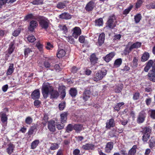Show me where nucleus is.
<instances>
[{"mask_svg": "<svg viewBox=\"0 0 155 155\" xmlns=\"http://www.w3.org/2000/svg\"><path fill=\"white\" fill-rule=\"evenodd\" d=\"M53 87L48 83H44L43 84L42 87V91L44 98H46L48 96L49 94L53 89Z\"/></svg>", "mask_w": 155, "mask_h": 155, "instance_id": "1", "label": "nucleus"}, {"mask_svg": "<svg viewBox=\"0 0 155 155\" xmlns=\"http://www.w3.org/2000/svg\"><path fill=\"white\" fill-rule=\"evenodd\" d=\"M146 66L150 68L152 66L151 72L148 74V76L149 79L150 81H155V61H153L152 60L149 61L147 63Z\"/></svg>", "mask_w": 155, "mask_h": 155, "instance_id": "2", "label": "nucleus"}, {"mask_svg": "<svg viewBox=\"0 0 155 155\" xmlns=\"http://www.w3.org/2000/svg\"><path fill=\"white\" fill-rule=\"evenodd\" d=\"M107 26L110 28L113 29L116 26L115 16L113 15L109 16L107 22Z\"/></svg>", "mask_w": 155, "mask_h": 155, "instance_id": "3", "label": "nucleus"}, {"mask_svg": "<svg viewBox=\"0 0 155 155\" xmlns=\"http://www.w3.org/2000/svg\"><path fill=\"white\" fill-rule=\"evenodd\" d=\"M39 24L42 28L47 30L49 27L50 22L47 18L42 17L39 20Z\"/></svg>", "mask_w": 155, "mask_h": 155, "instance_id": "4", "label": "nucleus"}, {"mask_svg": "<svg viewBox=\"0 0 155 155\" xmlns=\"http://www.w3.org/2000/svg\"><path fill=\"white\" fill-rule=\"evenodd\" d=\"M107 71L105 69H102L98 71L96 74L94 78V80L97 81L101 80L106 75Z\"/></svg>", "mask_w": 155, "mask_h": 155, "instance_id": "5", "label": "nucleus"}, {"mask_svg": "<svg viewBox=\"0 0 155 155\" xmlns=\"http://www.w3.org/2000/svg\"><path fill=\"white\" fill-rule=\"evenodd\" d=\"M151 129L148 128H146L143 133V135L142 136V140L144 142H147L150 138Z\"/></svg>", "mask_w": 155, "mask_h": 155, "instance_id": "6", "label": "nucleus"}, {"mask_svg": "<svg viewBox=\"0 0 155 155\" xmlns=\"http://www.w3.org/2000/svg\"><path fill=\"white\" fill-rule=\"evenodd\" d=\"M147 116V114L144 110L140 112L138 114L137 119V122L139 124L143 122Z\"/></svg>", "mask_w": 155, "mask_h": 155, "instance_id": "7", "label": "nucleus"}, {"mask_svg": "<svg viewBox=\"0 0 155 155\" xmlns=\"http://www.w3.org/2000/svg\"><path fill=\"white\" fill-rule=\"evenodd\" d=\"M38 25V22L35 20H32L29 23V26L28 27V30L33 31Z\"/></svg>", "mask_w": 155, "mask_h": 155, "instance_id": "8", "label": "nucleus"}, {"mask_svg": "<svg viewBox=\"0 0 155 155\" xmlns=\"http://www.w3.org/2000/svg\"><path fill=\"white\" fill-rule=\"evenodd\" d=\"M73 32L72 34L73 36L76 38L81 34V30L78 27H75L73 29Z\"/></svg>", "mask_w": 155, "mask_h": 155, "instance_id": "9", "label": "nucleus"}, {"mask_svg": "<svg viewBox=\"0 0 155 155\" xmlns=\"http://www.w3.org/2000/svg\"><path fill=\"white\" fill-rule=\"evenodd\" d=\"M115 55L114 52H111L107 54L105 57H103V58L106 62H108L111 60Z\"/></svg>", "mask_w": 155, "mask_h": 155, "instance_id": "10", "label": "nucleus"}, {"mask_svg": "<svg viewBox=\"0 0 155 155\" xmlns=\"http://www.w3.org/2000/svg\"><path fill=\"white\" fill-rule=\"evenodd\" d=\"M48 128L51 132H54L55 130V125L54 120H50L48 122Z\"/></svg>", "mask_w": 155, "mask_h": 155, "instance_id": "11", "label": "nucleus"}, {"mask_svg": "<svg viewBox=\"0 0 155 155\" xmlns=\"http://www.w3.org/2000/svg\"><path fill=\"white\" fill-rule=\"evenodd\" d=\"M67 116L68 113L66 112H64L61 114L60 121L61 124H64L66 122Z\"/></svg>", "mask_w": 155, "mask_h": 155, "instance_id": "12", "label": "nucleus"}, {"mask_svg": "<svg viewBox=\"0 0 155 155\" xmlns=\"http://www.w3.org/2000/svg\"><path fill=\"white\" fill-rule=\"evenodd\" d=\"M131 44V42H129L127 45L126 46V47L124 50V53L125 55H127L132 51V48L130 45Z\"/></svg>", "mask_w": 155, "mask_h": 155, "instance_id": "13", "label": "nucleus"}, {"mask_svg": "<svg viewBox=\"0 0 155 155\" xmlns=\"http://www.w3.org/2000/svg\"><path fill=\"white\" fill-rule=\"evenodd\" d=\"M113 147V143L110 142L107 143L105 148V151L107 153H110Z\"/></svg>", "mask_w": 155, "mask_h": 155, "instance_id": "14", "label": "nucleus"}, {"mask_svg": "<svg viewBox=\"0 0 155 155\" xmlns=\"http://www.w3.org/2000/svg\"><path fill=\"white\" fill-rule=\"evenodd\" d=\"M106 127L107 129H110L111 127H114L115 126L114 120L111 118L107 120L106 123Z\"/></svg>", "mask_w": 155, "mask_h": 155, "instance_id": "15", "label": "nucleus"}, {"mask_svg": "<svg viewBox=\"0 0 155 155\" xmlns=\"http://www.w3.org/2000/svg\"><path fill=\"white\" fill-rule=\"evenodd\" d=\"M40 97V91L38 89L35 90L31 94V97L33 99H38Z\"/></svg>", "mask_w": 155, "mask_h": 155, "instance_id": "16", "label": "nucleus"}, {"mask_svg": "<svg viewBox=\"0 0 155 155\" xmlns=\"http://www.w3.org/2000/svg\"><path fill=\"white\" fill-rule=\"evenodd\" d=\"M105 38V35L104 33H102L100 34L98 39V43L99 45L101 46L104 42Z\"/></svg>", "mask_w": 155, "mask_h": 155, "instance_id": "17", "label": "nucleus"}, {"mask_svg": "<svg viewBox=\"0 0 155 155\" xmlns=\"http://www.w3.org/2000/svg\"><path fill=\"white\" fill-rule=\"evenodd\" d=\"M51 98L52 99H56L59 96V94L58 92L56 90L54 89L50 94Z\"/></svg>", "mask_w": 155, "mask_h": 155, "instance_id": "18", "label": "nucleus"}, {"mask_svg": "<svg viewBox=\"0 0 155 155\" xmlns=\"http://www.w3.org/2000/svg\"><path fill=\"white\" fill-rule=\"evenodd\" d=\"M59 17L60 18L65 19H69L71 18V16L67 12L62 13Z\"/></svg>", "mask_w": 155, "mask_h": 155, "instance_id": "19", "label": "nucleus"}, {"mask_svg": "<svg viewBox=\"0 0 155 155\" xmlns=\"http://www.w3.org/2000/svg\"><path fill=\"white\" fill-rule=\"evenodd\" d=\"M65 51L63 49H59L58 50L57 56L58 58H61L64 57L65 54Z\"/></svg>", "mask_w": 155, "mask_h": 155, "instance_id": "20", "label": "nucleus"}, {"mask_svg": "<svg viewBox=\"0 0 155 155\" xmlns=\"http://www.w3.org/2000/svg\"><path fill=\"white\" fill-rule=\"evenodd\" d=\"M15 148V145L12 144H9L8 145V147L6 149V152L9 154H10L13 152Z\"/></svg>", "mask_w": 155, "mask_h": 155, "instance_id": "21", "label": "nucleus"}, {"mask_svg": "<svg viewBox=\"0 0 155 155\" xmlns=\"http://www.w3.org/2000/svg\"><path fill=\"white\" fill-rule=\"evenodd\" d=\"M90 60L91 64H94L97 62L98 58L96 56L95 54H93L91 55Z\"/></svg>", "mask_w": 155, "mask_h": 155, "instance_id": "22", "label": "nucleus"}, {"mask_svg": "<svg viewBox=\"0 0 155 155\" xmlns=\"http://www.w3.org/2000/svg\"><path fill=\"white\" fill-rule=\"evenodd\" d=\"M69 93L73 97H75L77 94V91L74 88H71L69 90Z\"/></svg>", "mask_w": 155, "mask_h": 155, "instance_id": "23", "label": "nucleus"}, {"mask_svg": "<svg viewBox=\"0 0 155 155\" xmlns=\"http://www.w3.org/2000/svg\"><path fill=\"white\" fill-rule=\"evenodd\" d=\"M14 42L13 41L11 42L9 45L8 50V52L9 54H11L14 50L15 49V47L14 46Z\"/></svg>", "mask_w": 155, "mask_h": 155, "instance_id": "24", "label": "nucleus"}, {"mask_svg": "<svg viewBox=\"0 0 155 155\" xmlns=\"http://www.w3.org/2000/svg\"><path fill=\"white\" fill-rule=\"evenodd\" d=\"M40 143L38 140H36L33 141L31 144V148L32 149H35L38 146Z\"/></svg>", "mask_w": 155, "mask_h": 155, "instance_id": "25", "label": "nucleus"}, {"mask_svg": "<svg viewBox=\"0 0 155 155\" xmlns=\"http://www.w3.org/2000/svg\"><path fill=\"white\" fill-rule=\"evenodd\" d=\"M122 62V59L118 58L116 60L114 63V66L115 68H117L119 67L121 64Z\"/></svg>", "mask_w": 155, "mask_h": 155, "instance_id": "26", "label": "nucleus"}, {"mask_svg": "<svg viewBox=\"0 0 155 155\" xmlns=\"http://www.w3.org/2000/svg\"><path fill=\"white\" fill-rule=\"evenodd\" d=\"M131 44L130 45L132 49L134 48H137L140 47L141 43L139 42H136L133 44Z\"/></svg>", "mask_w": 155, "mask_h": 155, "instance_id": "27", "label": "nucleus"}, {"mask_svg": "<svg viewBox=\"0 0 155 155\" xmlns=\"http://www.w3.org/2000/svg\"><path fill=\"white\" fill-rule=\"evenodd\" d=\"M14 71V65L12 64H10L7 72V75H11L13 72Z\"/></svg>", "mask_w": 155, "mask_h": 155, "instance_id": "28", "label": "nucleus"}, {"mask_svg": "<svg viewBox=\"0 0 155 155\" xmlns=\"http://www.w3.org/2000/svg\"><path fill=\"white\" fill-rule=\"evenodd\" d=\"M137 148L136 145H134L129 151L127 155H134L136 153Z\"/></svg>", "mask_w": 155, "mask_h": 155, "instance_id": "29", "label": "nucleus"}, {"mask_svg": "<svg viewBox=\"0 0 155 155\" xmlns=\"http://www.w3.org/2000/svg\"><path fill=\"white\" fill-rule=\"evenodd\" d=\"M149 57V53L147 52L144 53L141 57V61L144 62L148 60Z\"/></svg>", "mask_w": 155, "mask_h": 155, "instance_id": "30", "label": "nucleus"}, {"mask_svg": "<svg viewBox=\"0 0 155 155\" xmlns=\"http://www.w3.org/2000/svg\"><path fill=\"white\" fill-rule=\"evenodd\" d=\"M59 145L57 143H53L51 144L49 150H56L59 147Z\"/></svg>", "mask_w": 155, "mask_h": 155, "instance_id": "31", "label": "nucleus"}, {"mask_svg": "<svg viewBox=\"0 0 155 155\" xmlns=\"http://www.w3.org/2000/svg\"><path fill=\"white\" fill-rule=\"evenodd\" d=\"M66 1H64L63 2H60L57 5V7L58 8L61 9L64 8L65 7Z\"/></svg>", "mask_w": 155, "mask_h": 155, "instance_id": "32", "label": "nucleus"}, {"mask_svg": "<svg viewBox=\"0 0 155 155\" xmlns=\"http://www.w3.org/2000/svg\"><path fill=\"white\" fill-rule=\"evenodd\" d=\"M123 87V84H120L117 86L115 89V91L116 93H120L122 90Z\"/></svg>", "mask_w": 155, "mask_h": 155, "instance_id": "33", "label": "nucleus"}, {"mask_svg": "<svg viewBox=\"0 0 155 155\" xmlns=\"http://www.w3.org/2000/svg\"><path fill=\"white\" fill-rule=\"evenodd\" d=\"M94 7V4L93 1H91L88 3V12L92 10Z\"/></svg>", "mask_w": 155, "mask_h": 155, "instance_id": "34", "label": "nucleus"}, {"mask_svg": "<svg viewBox=\"0 0 155 155\" xmlns=\"http://www.w3.org/2000/svg\"><path fill=\"white\" fill-rule=\"evenodd\" d=\"M95 25L98 26H102L103 24V21L102 18H100L95 21Z\"/></svg>", "mask_w": 155, "mask_h": 155, "instance_id": "35", "label": "nucleus"}, {"mask_svg": "<svg viewBox=\"0 0 155 155\" xmlns=\"http://www.w3.org/2000/svg\"><path fill=\"white\" fill-rule=\"evenodd\" d=\"M74 129V125L71 124H68L66 127V131L69 133Z\"/></svg>", "mask_w": 155, "mask_h": 155, "instance_id": "36", "label": "nucleus"}, {"mask_svg": "<svg viewBox=\"0 0 155 155\" xmlns=\"http://www.w3.org/2000/svg\"><path fill=\"white\" fill-rule=\"evenodd\" d=\"M8 118L6 114L3 113L2 114L1 120L3 123L7 122Z\"/></svg>", "mask_w": 155, "mask_h": 155, "instance_id": "37", "label": "nucleus"}, {"mask_svg": "<svg viewBox=\"0 0 155 155\" xmlns=\"http://www.w3.org/2000/svg\"><path fill=\"white\" fill-rule=\"evenodd\" d=\"M148 113L152 118L155 119V110H150L148 111Z\"/></svg>", "mask_w": 155, "mask_h": 155, "instance_id": "38", "label": "nucleus"}, {"mask_svg": "<svg viewBox=\"0 0 155 155\" xmlns=\"http://www.w3.org/2000/svg\"><path fill=\"white\" fill-rule=\"evenodd\" d=\"M133 7L132 5H130L129 7L125 9L124 10L123 12V14L125 15H126L127 14H128L130 12L132 9Z\"/></svg>", "mask_w": 155, "mask_h": 155, "instance_id": "39", "label": "nucleus"}, {"mask_svg": "<svg viewBox=\"0 0 155 155\" xmlns=\"http://www.w3.org/2000/svg\"><path fill=\"white\" fill-rule=\"evenodd\" d=\"M141 17L140 14H138L134 16V20L136 23H137L139 22L141 19Z\"/></svg>", "mask_w": 155, "mask_h": 155, "instance_id": "40", "label": "nucleus"}, {"mask_svg": "<svg viewBox=\"0 0 155 155\" xmlns=\"http://www.w3.org/2000/svg\"><path fill=\"white\" fill-rule=\"evenodd\" d=\"M124 104V102H122L117 104V105L114 107V109L115 110L119 111L120 109V107Z\"/></svg>", "mask_w": 155, "mask_h": 155, "instance_id": "41", "label": "nucleus"}, {"mask_svg": "<svg viewBox=\"0 0 155 155\" xmlns=\"http://www.w3.org/2000/svg\"><path fill=\"white\" fill-rule=\"evenodd\" d=\"M34 17L32 14H29L25 17L24 20L26 21L28 19H34Z\"/></svg>", "mask_w": 155, "mask_h": 155, "instance_id": "42", "label": "nucleus"}, {"mask_svg": "<svg viewBox=\"0 0 155 155\" xmlns=\"http://www.w3.org/2000/svg\"><path fill=\"white\" fill-rule=\"evenodd\" d=\"M146 7L149 9H155V2H151L149 4L146 5Z\"/></svg>", "mask_w": 155, "mask_h": 155, "instance_id": "43", "label": "nucleus"}, {"mask_svg": "<svg viewBox=\"0 0 155 155\" xmlns=\"http://www.w3.org/2000/svg\"><path fill=\"white\" fill-rule=\"evenodd\" d=\"M36 128V126L35 125H34L32 127H31L29 129L28 132V134L29 135H32L34 132V130Z\"/></svg>", "mask_w": 155, "mask_h": 155, "instance_id": "44", "label": "nucleus"}, {"mask_svg": "<svg viewBox=\"0 0 155 155\" xmlns=\"http://www.w3.org/2000/svg\"><path fill=\"white\" fill-rule=\"evenodd\" d=\"M32 52V51L29 48H27L25 49L24 50V54L25 57L26 58H27L29 54Z\"/></svg>", "mask_w": 155, "mask_h": 155, "instance_id": "45", "label": "nucleus"}, {"mask_svg": "<svg viewBox=\"0 0 155 155\" xmlns=\"http://www.w3.org/2000/svg\"><path fill=\"white\" fill-rule=\"evenodd\" d=\"M27 40L29 42L32 43L36 40V38L34 36L31 35L28 37Z\"/></svg>", "mask_w": 155, "mask_h": 155, "instance_id": "46", "label": "nucleus"}, {"mask_svg": "<svg viewBox=\"0 0 155 155\" xmlns=\"http://www.w3.org/2000/svg\"><path fill=\"white\" fill-rule=\"evenodd\" d=\"M65 106V101H63L61 102L59 104V107L60 110H63Z\"/></svg>", "mask_w": 155, "mask_h": 155, "instance_id": "47", "label": "nucleus"}, {"mask_svg": "<svg viewBox=\"0 0 155 155\" xmlns=\"http://www.w3.org/2000/svg\"><path fill=\"white\" fill-rule=\"evenodd\" d=\"M143 2V0H137L136 4V8H138L140 7Z\"/></svg>", "mask_w": 155, "mask_h": 155, "instance_id": "48", "label": "nucleus"}, {"mask_svg": "<svg viewBox=\"0 0 155 155\" xmlns=\"http://www.w3.org/2000/svg\"><path fill=\"white\" fill-rule=\"evenodd\" d=\"M32 122V119L30 117H28L25 119V123L28 124H30Z\"/></svg>", "mask_w": 155, "mask_h": 155, "instance_id": "49", "label": "nucleus"}, {"mask_svg": "<svg viewBox=\"0 0 155 155\" xmlns=\"http://www.w3.org/2000/svg\"><path fill=\"white\" fill-rule=\"evenodd\" d=\"M36 45L37 47L40 51H42L43 45L40 44L39 42H37Z\"/></svg>", "mask_w": 155, "mask_h": 155, "instance_id": "50", "label": "nucleus"}, {"mask_svg": "<svg viewBox=\"0 0 155 155\" xmlns=\"http://www.w3.org/2000/svg\"><path fill=\"white\" fill-rule=\"evenodd\" d=\"M74 129L77 131H80L81 130L82 126L80 125L75 124L74 125Z\"/></svg>", "mask_w": 155, "mask_h": 155, "instance_id": "51", "label": "nucleus"}, {"mask_svg": "<svg viewBox=\"0 0 155 155\" xmlns=\"http://www.w3.org/2000/svg\"><path fill=\"white\" fill-rule=\"evenodd\" d=\"M60 28L61 30L63 31L64 33L65 34L67 32L68 29L65 25L61 26Z\"/></svg>", "mask_w": 155, "mask_h": 155, "instance_id": "52", "label": "nucleus"}, {"mask_svg": "<svg viewBox=\"0 0 155 155\" xmlns=\"http://www.w3.org/2000/svg\"><path fill=\"white\" fill-rule=\"evenodd\" d=\"M140 96V93L138 92L135 93L133 97V99L134 100H136L139 99Z\"/></svg>", "mask_w": 155, "mask_h": 155, "instance_id": "53", "label": "nucleus"}, {"mask_svg": "<svg viewBox=\"0 0 155 155\" xmlns=\"http://www.w3.org/2000/svg\"><path fill=\"white\" fill-rule=\"evenodd\" d=\"M82 98L83 99L84 101H86L87 100V91L86 90H85L84 92Z\"/></svg>", "mask_w": 155, "mask_h": 155, "instance_id": "54", "label": "nucleus"}, {"mask_svg": "<svg viewBox=\"0 0 155 155\" xmlns=\"http://www.w3.org/2000/svg\"><path fill=\"white\" fill-rule=\"evenodd\" d=\"M155 146V141L150 139V148H153Z\"/></svg>", "mask_w": 155, "mask_h": 155, "instance_id": "55", "label": "nucleus"}, {"mask_svg": "<svg viewBox=\"0 0 155 155\" xmlns=\"http://www.w3.org/2000/svg\"><path fill=\"white\" fill-rule=\"evenodd\" d=\"M67 40L70 43L73 44L74 43V39L71 36L67 37Z\"/></svg>", "mask_w": 155, "mask_h": 155, "instance_id": "56", "label": "nucleus"}, {"mask_svg": "<svg viewBox=\"0 0 155 155\" xmlns=\"http://www.w3.org/2000/svg\"><path fill=\"white\" fill-rule=\"evenodd\" d=\"M79 68H77L75 66H73L72 67L71 69V71L73 73H77V71L79 70Z\"/></svg>", "mask_w": 155, "mask_h": 155, "instance_id": "57", "label": "nucleus"}, {"mask_svg": "<svg viewBox=\"0 0 155 155\" xmlns=\"http://www.w3.org/2000/svg\"><path fill=\"white\" fill-rule=\"evenodd\" d=\"M64 127V125L63 124H56V127L58 130H61L63 129Z\"/></svg>", "mask_w": 155, "mask_h": 155, "instance_id": "58", "label": "nucleus"}, {"mask_svg": "<svg viewBox=\"0 0 155 155\" xmlns=\"http://www.w3.org/2000/svg\"><path fill=\"white\" fill-rule=\"evenodd\" d=\"M138 59L136 57H134L133 60V66L135 67H136L137 66Z\"/></svg>", "mask_w": 155, "mask_h": 155, "instance_id": "59", "label": "nucleus"}, {"mask_svg": "<svg viewBox=\"0 0 155 155\" xmlns=\"http://www.w3.org/2000/svg\"><path fill=\"white\" fill-rule=\"evenodd\" d=\"M113 155H127V153H125L124 151H121L120 153H116Z\"/></svg>", "mask_w": 155, "mask_h": 155, "instance_id": "60", "label": "nucleus"}, {"mask_svg": "<svg viewBox=\"0 0 155 155\" xmlns=\"http://www.w3.org/2000/svg\"><path fill=\"white\" fill-rule=\"evenodd\" d=\"M53 47V45H51L50 42H48L47 43V46H46V48L48 50H50L51 48Z\"/></svg>", "mask_w": 155, "mask_h": 155, "instance_id": "61", "label": "nucleus"}, {"mask_svg": "<svg viewBox=\"0 0 155 155\" xmlns=\"http://www.w3.org/2000/svg\"><path fill=\"white\" fill-rule=\"evenodd\" d=\"M20 32V31L19 30H15L12 33V35L14 36H17Z\"/></svg>", "mask_w": 155, "mask_h": 155, "instance_id": "62", "label": "nucleus"}, {"mask_svg": "<svg viewBox=\"0 0 155 155\" xmlns=\"http://www.w3.org/2000/svg\"><path fill=\"white\" fill-rule=\"evenodd\" d=\"M45 67L46 68H49L51 66L50 63L47 61H45L44 63Z\"/></svg>", "mask_w": 155, "mask_h": 155, "instance_id": "63", "label": "nucleus"}, {"mask_svg": "<svg viewBox=\"0 0 155 155\" xmlns=\"http://www.w3.org/2000/svg\"><path fill=\"white\" fill-rule=\"evenodd\" d=\"M130 68L127 65H125L123 68L121 70L123 71H127L130 70Z\"/></svg>", "mask_w": 155, "mask_h": 155, "instance_id": "64", "label": "nucleus"}]
</instances>
